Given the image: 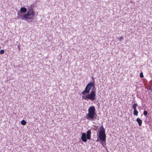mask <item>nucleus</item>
Listing matches in <instances>:
<instances>
[{
    "mask_svg": "<svg viewBox=\"0 0 152 152\" xmlns=\"http://www.w3.org/2000/svg\"><path fill=\"white\" fill-rule=\"evenodd\" d=\"M35 16V12L32 8L28 9L27 11L26 8L25 7H22L20 10L18 12V18L25 20H29L31 21Z\"/></svg>",
    "mask_w": 152,
    "mask_h": 152,
    "instance_id": "obj_1",
    "label": "nucleus"
},
{
    "mask_svg": "<svg viewBox=\"0 0 152 152\" xmlns=\"http://www.w3.org/2000/svg\"><path fill=\"white\" fill-rule=\"evenodd\" d=\"M94 83L92 82L88 84L85 90L81 93L83 99L86 100L89 99L91 101L96 99V89H92L90 93H89L91 88L94 87Z\"/></svg>",
    "mask_w": 152,
    "mask_h": 152,
    "instance_id": "obj_2",
    "label": "nucleus"
},
{
    "mask_svg": "<svg viewBox=\"0 0 152 152\" xmlns=\"http://www.w3.org/2000/svg\"><path fill=\"white\" fill-rule=\"evenodd\" d=\"M95 108L94 106H91L89 107L88 110V113L86 114V118L87 119H93L95 115Z\"/></svg>",
    "mask_w": 152,
    "mask_h": 152,
    "instance_id": "obj_3",
    "label": "nucleus"
},
{
    "mask_svg": "<svg viewBox=\"0 0 152 152\" xmlns=\"http://www.w3.org/2000/svg\"><path fill=\"white\" fill-rule=\"evenodd\" d=\"M99 137L101 141H105L106 139V135L105 134V130L103 126H101L99 128Z\"/></svg>",
    "mask_w": 152,
    "mask_h": 152,
    "instance_id": "obj_4",
    "label": "nucleus"
},
{
    "mask_svg": "<svg viewBox=\"0 0 152 152\" xmlns=\"http://www.w3.org/2000/svg\"><path fill=\"white\" fill-rule=\"evenodd\" d=\"M91 137V131L89 130L86 132V133H83L81 136V139L82 141L86 142L87 141V139L90 140Z\"/></svg>",
    "mask_w": 152,
    "mask_h": 152,
    "instance_id": "obj_5",
    "label": "nucleus"
},
{
    "mask_svg": "<svg viewBox=\"0 0 152 152\" xmlns=\"http://www.w3.org/2000/svg\"><path fill=\"white\" fill-rule=\"evenodd\" d=\"M136 121L138 123L139 125L141 126L142 123V121L139 118H138L136 119Z\"/></svg>",
    "mask_w": 152,
    "mask_h": 152,
    "instance_id": "obj_6",
    "label": "nucleus"
},
{
    "mask_svg": "<svg viewBox=\"0 0 152 152\" xmlns=\"http://www.w3.org/2000/svg\"><path fill=\"white\" fill-rule=\"evenodd\" d=\"M137 103H134L132 105V108H133L134 110H136L137 107Z\"/></svg>",
    "mask_w": 152,
    "mask_h": 152,
    "instance_id": "obj_7",
    "label": "nucleus"
},
{
    "mask_svg": "<svg viewBox=\"0 0 152 152\" xmlns=\"http://www.w3.org/2000/svg\"><path fill=\"white\" fill-rule=\"evenodd\" d=\"M106 140H105V141H102V142H101V144L104 147H105V146H106Z\"/></svg>",
    "mask_w": 152,
    "mask_h": 152,
    "instance_id": "obj_8",
    "label": "nucleus"
},
{
    "mask_svg": "<svg viewBox=\"0 0 152 152\" xmlns=\"http://www.w3.org/2000/svg\"><path fill=\"white\" fill-rule=\"evenodd\" d=\"M138 113V111L137 110H134V111L133 112L134 115H137Z\"/></svg>",
    "mask_w": 152,
    "mask_h": 152,
    "instance_id": "obj_9",
    "label": "nucleus"
},
{
    "mask_svg": "<svg viewBox=\"0 0 152 152\" xmlns=\"http://www.w3.org/2000/svg\"><path fill=\"white\" fill-rule=\"evenodd\" d=\"M21 124L23 125H25L26 123V122L24 120H22L21 121Z\"/></svg>",
    "mask_w": 152,
    "mask_h": 152,
    "instance_id": "obj_10",
    "label": "nucleus"
},
{
    "mask_svg": "<svg viewBox=\"0 0 152 152\" xmlns=\"http://www.w3.org/2000/svg\"><path fill=\"white\" fill-rule=\"evenodd\" d=\"M143 114L145 115H147L148 114L147 112L145 110H144L143 112Z\"/></svg>",
    "mask_w": 152,
    "mask_h": 152,
    "instance_id": "obj_11",
    "label": "nucleus"
},
{
    "mask_svg": "<svg viewBox=\"0 0 152 152\" xmlns=\"http://www.w3.org/2000/svg\"><path fill=\"white\" fill-rule=\"evenodd\" d=\"M143 77V73L142 72H141L140 74V77Z\"/></svg>",
    "mask_w": 152,
    "mask_h": 152,
    "instance_id": "obj_12",
    "label": "nucleus"
},
{
    "mask_svg": "<svg viewBox=\"0 0 152 152\" xmlns=\"http://www.w3.org/2000/svg\"><path fill=\"white\" fill-rule=\"evenodd\" d=\"M4 53V50H1L0 51V54H3Z\"/></svg>",
    "mask_w": 152,
    "mask_h": 152,
    "instance_id": "obj_13",
    "label": "nucleus"
},
{
    "mask_svg": "<svg viewBox=\"0 0 152 152\" xmlns=\"http://www.w3.org/2000/svg\"><path fill=\"white\" fill-rule=\"evenodd\" d=\"M123 39V37H121L119 38V40L120 41H121Z\"/></svg>",
    "mask_w": 152,
    "mask_h": 152,
    "instance_id": "obj_14",
    "label": "nucleus"
},
{
    "mask_svg": "<svg viewBox=\"0 0 152 152\" xmlns=\"http://www.w3.org/2000/svg\"><path fill=\"white\" fill-rule=\"evenodd\" d=\"M150 90L152 92V86L150 87Z\"/></svg>",
    "mask_w": 152,
    "mask_h": 152,
    "instance_id": "obj_15",
    "label": "nucleus"
}]
</instances>
